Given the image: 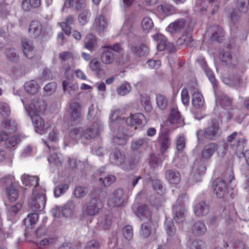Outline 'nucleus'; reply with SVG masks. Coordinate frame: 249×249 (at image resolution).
Wrapping results in <instances>:
<instances>
[{"mask_svg":"<svg viewBox=\"0 0 249 249\" xmlns=\"http://www.w3.org/2000/svg\"><path fill=\"white\" fill-rule=\"evenodd\" d=\"M47 107V104L45 101L38 99H34L28 108L25 107L32 119L36 131L41 135L47 131L49 127L48 124H45L44 121L38 113L44 112Z\"/></svg>","mask_w":249,"mask_h":249,"instance_id":"nucleus-1","label":"nucleus"},{"mask_svg":"<svg viewBox=\"0 0 249 249\" xmlns=\"http://www.w3.org/2000/svg\"><path fill=\"white\" fill-rule=\"evenodd\" d=\"M45 192L42 188L33 189L32 196L28 202V206L32 211H41L44 209L46 200Z\"/></svg>","mask_w":249,"mask_h":249,"instance_id":"nucleus-2","label":"nucleus"},{"mask_svg":"<svg viewBox=\"0 0 249 249\" xmlns=\"http://www.w3.org/2000/svg\"><path fill=\"white\" fill-rule=\"evenodd\" d=\"M219 123L216 120L212 121L210 125L205 130L199 129L196 132L198 142L202 141L204 138L210 140H215L220 135Z\"/></svg>","mask_w":249,"mask_h":249,"instance_id":"nucleus-3","label":"nucleus"},{"mask_svg":"<svg viewBox=\"0 0 249 249\" xmlns=\"http://www.w3.org/2000/svg\"><path fill=\"white\" fill-rule=\"evenodd\" d=\"M125 197L126 195L123 189L119 188L115 189L108 198V206L110 208L122 207Z\"/></svg>","mask_w":249,"mask_h":249,"instance_id":"nucleus-4","label":"nucleus"},{"mask_svg":"<svg viewBox=\"0 0 249 249\" xmlns=\"http://www.w3.org/2000/svg\"><path fill=\"white\" fill-rule=\"evenodd\" d=\"M216 97V103L219 104L224 109L228 110V111L225 112V115L228 120H230L234 115L232 107V99L223 93L217 94Z\"/></svg>","mask_w":249,"mask_h":249,"instance_id":"nucleus-5","label":"nucleus"},{"mask_svg":"<svg viewBox=\"0 0 249 249\" xmlns=\"http://www.w3.org/2000/svg\"><path fill=\"white\" fill-rule=\"evenodd\" d=\"M192 28L188 27V23L184 18L178 19L169 24L167 31L171 34L178 33L185 31L189 32Z\"/></svg>","mask_w":249,"mask_h":249,"instance_id":"nucleus-6","label":"nucleus"},{"mask_svg":"<svg viewBox=\"0 0 249 249\" xmlns=\"http://www.w3.org/2000/svg\"><path fill=\"white\" fill-rule=\"evenodd\" d=\"M102 207L103 203L101 200L98 198L93 197L88 203L84 211V214L95 215L99 213Z\"/></svg>","mask_w":249,"mask_h":249,"instance_id":"nucleus-7","label":"nucleus"},{"mask_svg":"<svg viewBox=\"0 0 249 249\" xmlns=\"http://www.w3.org/2000/svg\"><path fill=\"white\" fill-rule=\"evenodd\" d=\"M125 122L128 126H134V130H135L137 128V126L142 127L146 123V121L145 116L142 113H139L127 118Z\"/></svg>","mask_w":249,"mask_h":249,"instance_id":"nucleus-8","label":"nucleus"},{"mask_svg":"<svg viewBox=\"0 0 249 249\" xmlns=\"http://www.w3.org/2000/svg\"><path fill=\"white\" fill-rule=\"evenodd\" d=\"M74 208V202L72 200L69 201L63 207L56 208L53 212V216L55 217H59L60 213H61L63 216L70 217L71 216Z\"/></svg>","mask_w":249,"mask_h":249,"instance_id":"nucleus-9","label":"nucleus"},{"mask_svg":"<svg viewBox=\"0 0 249 249\" xmlns=\"http://www.w3.org/2000/svg\"><path fill=\"white\" fill-rule=\"evenodd\" d=\"M165 225L167 234V240L175 243H179L180 237L179 233L177 232L173 223L170 221H166Z\"/></svg>","mask_w":249,"mask_h":249,"instance_id":"nucleus-10","label":"nucleus"},{"mask_svg":"<svg viewBox=\"0 0 249 249\" xmlns=\"http://www.w3.org/2000/svg\"><path fill=\"white\" fill-rule=\"evenodd\" d=\"M44 142L50 150V156L48 158L49 162L57 166L61 165L63 160L61 154L57 151L56 148L53 149V148L52 147V145L50 143H48L47 141H44Z\"/></svg>","mask_w":249,"mask_h":249,"instance_id":"nucleus-11","label":"nucleus"},{"mask_svg":"<svg viewBox=\"0 0 249 249\" xmlns=\"http://www.w3.org/2000/svg\"><path fill=\"white\" fill-rule=\"evenodd\" d=\"M167 122L171 124L177 125L178 127L183 125L184 124L178 108L176 107L171 108Z\"/></svg>","mask_w":249,"mask_h":249,"instance_id":"nucleus-12","label":"nucleus"},{"mask_svg":"<svg viewBox=\"0 0 249 249\" xmlns=\"http://www.w3.org/2000/svg\"><path fill=\"white\" fill-rule=\"evenodd\" d=\"M100 123L96 122L90 127H88L83 132V139L90 140L96 138L100 133Z\"/></svg>","mask_w":249,"mask_h":249,"instance_id":"nucleus-13","label":"nucleus"},{"mask_svg":"<svg viewBox=\"0 0 249 249\" xmlns=\"http://www.w3.org/2000/svg\"><path fill=\"white\" fill-rule=\"evenodd\" d=\"M213 192L217 197L221 198L224 196L226 189V183L225 180L218 178L213 183Z\"/></svg>","mask_w":249,"mask_h":249,"instance_id":"nucleus-14","label":"nucleus"},{"mask_svg":"<svg viewBox=\"0 0 249 249\" xmlns=\"http://www.w3.org/2000/svg\"><path fill=\"white\" fill-rule=\"evenodd\" d=\"M71 119L73 121L79 122L83 117L81 107L79 103L71 102L70 106Z\"/></svg>","mask_w":249,"mask_h":249,"instance_id":"nucleus-15","label":"nucleus"},{"mask_svg":"<svg viewBox=\"0 0 249 249\" xmlns=\"http://www.w3.org/2000/svg\"><path fill=\"white\" fill-rule=\"evenodd\" d=\"M100 55L101 62L105 65L112 64L114 61V53L108 49V47L102 46Z\"/></svg>","mask_w":249,"mask_h":249,"instance_id":"nucleus-16","label":"nucleus"},{"mask_svg":"<svg viewBox=\"0 0 249 249\" xmlns=\"http://www.w3.org/2000/svg\"><path fill=\"white\" fill-rule=\"evenodd\" d=\"M21 43L24 56L29 59L32 58L35 55L32 41L27 38H22Z\"/></svg>","mask_w":249,"mask_h":249,"instance_id":"nucleus-17","label":"nucleus"},{"mask_svg":"<svg viewBox=\"0 0 249 249\" xmlns=\"http://www.w3.org/2000/svg\"><path fill=\"white\" fill-rule=\"evenodd\" d=\"M132 131V130H124L122 133L118 132L113 138L114 142L119 145L125 144L128 138L133 135Z\"/></svg>","mask_w":249,"mask_h":249,"instance_id":"nucleus-18","label":"nucleus"},{"mask_svg":"<svg viewBox=\"0 0 249 249\" xmlns=\"http://www.w3.org/2000/svg\"><path fill=\"white\" fill-rule=\"evenodd\" d=\"M218 149V146L214 142H211L206 145L201 153L202 157L206 160L210 159Z\"/></svg>","mask_w":249,"mask_h":249,"instance_id":"nucleus-19","label":"nucleus"},{"mask_svg":"<svg viewBox=\"0 0 249 249\" xmlns=\"http://www.w3.org/2000/svg\"><path fill=\"white\" fill-rule=\"evenodd\" d=\"M211 32V39L213 40L221 42L224 37V31L223 29L218 25L212 26L210 27Z\"/></svg>","mask_w":249,"mask_h":249,"instance_id":"nucleus-20","label":"nucleus"},{"mask_svg":"<svg viewBox=\"0 0 249 249\" xmlns=\"http://www.w3.org/2000/svg\"><path fill=\"white\" fill-rule=\"evenodd\" d=\"M107 26V21L103 15L97 16L94 21L93 27L94 29L99 33L103 32Z\"/></svg>","mask_w":249,"mask_h":249,"instance_id":"nucleus-21","label":"nucleus"},{"mask_svg":"<svg viewBox=\"0 0 249 249\" xmlns=\"http://www.w3.org/2000/svg\"><path fill=\"white\" fill-rule=\"evenodd\" d=\"M22 183L26 186H35L33 189L36 188H40L39 186V178L37 176H32L26 174H24L21 177Z\"/></svg>","mask_w":249,"mask_h":249,"instance_id":"nucleus-22","label":"nucleus"},{"mask_svg":"<svg viewBox=\"0 0 249 249\" xmlns=\"http://www.w3.org/2000/svg\"><path fill=\"white\" fill-rule=\"evenodd\" d=\"M42 31V24L37 20L32 21L29 26V32L33 37H38Z\"/></svg>","mask_w":249,"mask_h":249,"instance_id":"nucleus-23","label":"nucleus"},{"mask_svg":"<svg viewBox=\"0 0 249 249\" xmlns=\"http://www.w3.org/2000/svg\"><path fill=\"white\" fill-rule=\"evenodd\" d=\"M165 177L170 183L173 184L178 183L181 180L180 173L175 169L167 170L165 173Z\"/></svg>","mask_w":249,"mask_h":249,"instance_id":"nucleus-24","label":"nucleus"},{"mask_svg":"<svg viewBox=\"0 0 249 249\" xmlns=\"http://www.w3.org/2000/svg\"><path fill=\"white\" fill-rule=\"evenodd\" d=\"M132 210L135 214L139 217L143 215H145L147 219L149 217H151L145 205L136 203L133 204Z\"/></svg>","mask_w":249,"mask_h":249,"instance_id":"nucleus-25","label":"nucleus"},{"mask_svg":"<svg viewBox=\"0 0 249 249\" xmlns=\"http://www.w3.org/2000/svg\"><path fill=\"white\" fill-rule=\"evenodd\" d=\"M193 233L196 236H201L207 231L206 227L202 221H198L194 223L191 229Z\"/></svg>","mask_w":249,"mask_h":249,"instance_id":"nucleus-26","label":"nucleus"},{"mask_svg":"<svg viewBox=\"0 0 249 249\" xmlns=\"http://www.w3.org/2000/svg\"><path fill=\"white\" fill-rule=\"evenodd\" d=\"M243 76V72L242 71H234L231 77V84L237 87L244 86L245 82Z\"/></svg>","mask_w":249,"mask_h":249,"instance_id":"nucleus-27","label":"nucleus"},{"mask_svg":"<svg viewBox=\"0 0 249 249\" xmlns=\"http://www.w3.org/2000/svg\"><path fill=\"white\" fill-rule=\"evenodd\" d=\"M85 6V0H66L63 8L72 7L77 10H80Z\"/></svg>","mask_w":249,"mask_h":249,"instance_id":"nucleus-28","label":"nucleus"},{"mask_svg":"<svg viewBox=\"0 0 249 249\" xmlns=\"http://www.w3.org/2000/svg\"><path fill=\"white\" fill-rule=\"evenodd\" d=\"M209 212V206L205 202L197 203L194 208L195 213L198 216L205 215Z\"/></svg>","mask_w":249,"mask_h":249,"instance_id":"nucleus-29","label":"nucleus"},{"mask_svg":"<svg viewBox=\"0 0 249 249\" xmlns=\"http://www.w3.org/2000/svg\"><path fill=\"white\" fill-rule=\"evenodd\" d=\"M132 53L138 56H146L148 54L149 49L145 45L141 44L139 46H131Z\"/></svg>","mask_w":249,"mask_h":249,"instance_id":"nucleus-30","label":"nucleus"},{"mask_svg":"<svg viewBox=\"0 0 249 249\" xmlns=\"http://www.w3.org/2000/svg\"><path fill=\"white\" fill-rule=\"evenodd\" d=\"M236 142L235 153L240 158L245 155L244 148L246 145V140L241 134V136L238 138Z\"/></svg>","mask_w":249,"mask_h":249,"instance_id":"nucleus-31","label":"nucleus"},{"mask_svg":"<svg viewBox=\"0 0 249 249\" xmlns=\"http://www.w3.org/2000/svg\"><path fill=\"white\" fill-rule=\"evenodd\" d=\"M153 38L157 42V49L159 51H162L166 48L167 43L165 36L161 34H156L153 36Z\"/></svg>","mask_w":249,"mask_h":249,"instance_id":"nucleus-32","label":"nucleus"},{"mask_svg":"<svg viewBox=\"0 0 249 249\" xmlns=\"http://www.w3.org/2000/svg\"><path fill=\"white\" fill-rule=\"evenodd\" d=\"M151 232V217L147 218L146 222H143L141 226L140 234L143 238L148 237Z\"/></svg>","mask_w":249,"mask_h":249,"instance_id":"nucleus-33","label":"nucleus"},{"mask_svg":"<svg viewBox=\"0 0 249 249\" xmlns=\"http://www.w3.org/2000/svg\"><path fill=\"white\" fill-rule=\"evenodd\" d=\"M204 100L202 94L198 91H195L192 96V104L196 108L203 107Z\"/></svg>","mask_w":249,"mask_h":249,"instance_id":"nucleus-34","label":"nucleus"},{"mask_svg":"<svg viewBox=\"0 0 249 249\" xmlns=\"http://www.w3.org/2000/svg\"><path fill=\"white\" fill-rule=\"evenodd\" d=\"M85 47L90 51H92L97 42L95 37L91 34L88 35L84 40Z\"/></svg>","mask_w":249,"mask_h":249,"instance_id":"nucleus-35","label":"nucleus"},{"mask_svg":"<svg viewBox=\"0 0 249 249\" xmlns=\"http://www.w3.org/2000/svg\"><path fill=\"white\" fill-rule=\"evenodd\" d=\"M231 8L226 7L225 8V12L228 18H230L231 21L232 23L236 22L241 17V14L240 13L237 9H233L232 12H230Z\"/></svg>","mask_w":249,"mask_h":249,"instance_id":"nucleus-36","label":"nucleus"},{"mask_svg":"<svg viewBox=\"0 0 249 249\" xmlns=\"http://www.w3.org/2000/svg\"><path fill=\"white\" fill-rule=\"evenodd\" d=\"M157 10L160 13H163L166 15H170L175 13V8L172 5L164 3L158 6Z\"/></svg>","mask_w":249,"mask_h":249,"instance_id":"nucleus-37","label":"nucleus"},{"mask_svg":"<svg viewBox=\"0 0 249 249\" xmlns=\"http://www.w3.org/2000/svg\"><path fill=\"white\" fill-rule=\"evenodd\" d=\"M159 142H160V150L162 153L167 150L170 145V138L165 134H161L159 137Z\"/></svg>","mask_w":249,"mask_h":249,"instance_id":"nucleus-38","label":"nucleus"},{"mask_svg":"<svg viewBox=\"0 0 249 249\" xmlns=\"http://www.w3.org/2000/svg\"><path fill=\"white\" fill-rule=\"evenodd\" d=\"M173 209L176 212L175 215L174 217L175 221L177 223L182 222L185 220V210L184 208H177V206H174Z\"/></svg>","mask_w":249,"mask_h":249,"instance_id":"nucleus-39","label":"nucleus"},{"mask_svg":"<svg viewBox=\"0 0 249 249\" xmlns=\"http://www.w3.org/2000/svg\"><path fill=\"white\" fill-rule=\"evenodd\" d=\"M62 87L64 92L71 95H75V91L78 89L77 85L70 83L66 81H63Z\"/></svg>","mask_w":249,"mask_h":249,"instance_id":"nucleus-40","label":"nucleus"},{"mask_svg":"<svg viewBox=\"0 0 249 249\" xmlns=\"http://www.w3.org/2000/svg\"><path fill=\"white\" fill-rule=\"evenodd\" d=\"M24 88L29 93L34 94L37 92L39 86L35 81L31 80L25 83Z\"/></svg>","mask_w":249,"mask_h":249,"instance_id":"nucleus-41","label":"nucleus"},{"mask_svg":"<svg viewBox=\"0 0 249 249\" xmlns=\"http://www.w3.org/2000/svg\"><path fill=\"white\" fill-rule=\"evenodd\" d=\"M173 162L177 167L183 168L187 163V159L181 152H179L174 158Z\"/></svg>","mask_w":249,"mask_h":249,"instance_id":"nucleus-42","label":"nucleus"},{"mask_svg":"<svg viewBox=\"0 0 249 249\" xmlns=\"http://www.w3.org/2000/svg\"><path fill=\"white\" fill-rule=\"evenodd\" d=\"M141 26L144 32L148 33L153 29L154 23L150 18L145 17L142 20Z\"/></svg>","mask_w":249,"mask_h":249,"instance_id":"nucleus-43","label":"nucleus"},{"mask_svg":"<svg viewBox=\"0 0 249 249\" xmlns=\"http://www.w3.org/2000/svg\"><path fill=\"white\" fill-rule=\"evenodd\" d=\"M3 124L6 133H13L17 130V124L13 120H5L3 122Z\"/></svg>","mask_w":249,"mask_h":249,"instance_id":"nucleus-44","label":"nucleus"},{"mask_svg":"<svg viewBox=\"0 0 249 249\" xmlns=\"http://www.w3.org/2000/svg\"><path fill=\"white\" fill-rule=\"evenodd\" d=\"M6 189L9 200L11 202L16 201L18 195V191L16 187L11 185L9 186H6Z\"/></svg>","mask_w":249,"mask_h":249,"instance_id":"nucleus-45","label":"nucleus"},{"mask_svg":"<svg viewBox=\"0 0 249 249\" xmlns=\"http://www.w3.org/2000/svg\"><path fill=\"white\" fill-rule=\"evenodd\" d=\"M83 132L79 128H73L70 131L69 136L76 141L81 140L82 142L83 139Z\"/></svg>","mask_w":249,"mask_h":249,"instance_id":"nucleus-46","label":"nucleus"},{"mask_svg":"<svg viewBox=\"0 0 249 249\" xmlns=\"http://www.w3.org/2000/svg\"><path fill=\"white\" fill-rule=\"evenodd\" d=\"M110 159L113 163L119 165L124 161V157L119 151H116L111 155Z\"/></svg>","mask_w":249,"mask_h":249,"instance_id":"nucleus-47","label":"nucleus"},{"mask_svg":"<svg viewBox=\"0 0 249 249\" xmlns=\"http://www.w3.org/2000/svg\"><path fill=\"white\" fill-rule=\"evenodd\" d=\"M111 216L110 214H106L104 216H101L98 219V223L99 225L105 229H107L111 225Z\"/></svg>","mask_w":249,"mask_h":249,"instance_id":"nucleus-48","label":"nucleus"},{"mask_svg":"<svg viewBox=\"0 0 249 249\" xmlns=\"http://www.w3.org/2000/svg\"><path fill=\"white\" fill-rule=\"evenodd\" d=\"M249 0H237L236 8L240 13H246L249 9Z\"/></svg>","mask_w":249,"mask_h":249,"instance_id":"nucleus-49","label":"nucleus"},{"mask_svg":"<svg viewBox=\"0 0 249 249\" xmlns=\"http://www.w3.org/2000/svg\"><path fill=\"white\" fill-rule=\"evenodd\" d=\"M141 103L145 111L150 112L152 108V105L149 96L145 94L141 95Z\"/></svg>","mask_w":249,"mask_h":249,"instance_id":"nucleus-50","label":"nucleus"},{"mask_svg":"<svg viewBox=\"0 0 249 249\" xmlns=\"http://www.w3.org/2000/svg\"><path fill=\"white\" fill-rule=\"evenodd\" d=\"M131 90L129 83L126 82L121 85L116 89L117 93L120 96H124L128 94Z\"/></svg>","mask_w":249,"mask_h":249,"instance_id":"nucleus-51","label":"nucleus"},{"mask_svg":"<svg viewBox=\"0 0 249 249\" xmlns=\"http://www.w3.org/2000/svg\"><path fill=\"white\" fill-rule=\"evenodd\" d=\"M20 141L19 135H14L11 137L7 138L5 140V144L8 149L14 148L18 142Z\"/></svg>","mask_w":249,"mask_h":249,"instance_id":"nucleus-52","label":"nucleus"},{"mask_svg":"<svg viewBox=\"0 0 249 249\" xmlns=\"http://www.w3.org/2000/svg\"><path fill=\"white\" fill-rule=\"evenodd\" d=\"M6 54L9 60L12 62L17 63L19 59L18 54L13 48H10L6 50Z\"/></svg>","mask_w":249,"mask_h":249,"instance_id":"nucleus-53","label":"nucleus"},{"mask_svg":"<svg viewBox=\"0 0 249 249\" xmlns=\"http://www.w3.org/2000/svg\"><path fill=\"white\" fill-rule=\"evenodd\" d=\"M221 60L228 65H234L236 62V58L232 56L229 52L224 53L221 58Z\"/></svg>","mask_w":249,"mask_h":249,"instance_id":"nucleus-54","label":"nucleus"},{"mask_svg":"<svg viewBox=\"0 0 249 249\" xmlns=\"http://www.w3.org/2000/svg\"><path fill=\"white\" fill-rule=\"evenodd\" d=\"M156 103L158 107L161 109H165L167 107V100L163 95L159 94L157 95Z\"/></svg>","mask_w":249,"mask_h":249,"instance_id":"nucleus-55","label":"nucleus"},{"mask_svg":"<svg viewBox=\"0 0 249 249\" xmlns=\"http://www.w3.org/2000/svg\"><path fill=\"white\" fill-rule=\"evenodd\" d=\"M38 220V214L36 213H31L28 215L24 219L25 225H33L37 222Z\"/></svg>","mask_w":249,"mask_h":249,"instance_id":"nucleus-56","label":"nucleus"},{"mask_svg":"<svg viewBox=\"0 0 249 249\" xmlns=\"http://www.w3.org/2000/svg\"><path fill=\"white\" fill-rule=\"evenodd\" d=\"M147 138H138L134 140L131 142V148L133 150H137L143 144L147 143Z\"/></svg>","mask_w":249,"mask_h":249,"instance_id":"nucleus-57","label":"nucleus"},{"mask_svg":"<svg viewBox=\"0 0 249 249\" xmlns=\"http://www.w3.org/2000/svg\"><path fill=\"white\" fill-rule=\"evenodd\" d=\"M102 182V184L105 186H109L116 180V178L113 175H108L104 178L101 177L99 179Z\"/></svg>","mask_w":249,"mask_h":249,"instance_id":"nucleus-58","label":"nucleus"},{"mask_svg":"<svg viewBox=\"0 0 249 249\" xmlns=\"http://www.w3.org/2000/svg\"><path fill=\"white\" fill-rule=\"evenodd\" d=\"M10 107L8 104L5 102H0V114L3 117H7L10 115Z\"/></svg>","mask_w":249,"mask_h":249,"instance_id":"nucleus-59","label":"nucleus"},{"mask_svg":"<svg viewBox=\"0 0 249 249\" xmlns=\"http://www.w3.org/2000/svg\"><path fill=\"white\" fill-rule=\"evenodd\" d=\"M69 188L68 184H60L54 189V195L56 197H59L63 194Z\"/></svg>","mask_w":249,"mask_h":249,"instance_id":"nucleus-60","label":"nucleus"},{"mask_svg":"<svg viewBox=\"0 0 249 249\" xmlns=\"http://www.w3.org/2000/svg\"><path fill=\"white\" fill-rule=\"evenodd\" d=\"M90 15V11L88 10L83 11L79 14L78 20L81 25H84L87 22Z\"/></svg>","mask_w":249,"mask_h":249,"instance_id":"nucleus-61","label":"nucleus"},{"mask_svg":"<svg viewBox=\"0 0 249 249\" xmlns=\"http://www.w3.org/2000/svg\"><path fill=\"white\" fill-rule=\"evenodd\" d=\"M123 233L124 237L128 240H131L133 235L132 226L127 225L123 229Z\"/></svg>","mask_w":249,"mask_h":249,"instance_id":"nucleus-62","label":"nucleus"},{"mask_svg":"<svg viewBox=\"0 0 249 249\" xmlns=\"http://www.w3.org/2000/svg\"><path fill=\"white\" fill-rule=\"evenodd\" d=\"M90 69L97 73H99L101 70V63L96 58L93 59L90 62Z\"/></svg>","mask_w":249,"mask_h":249,"instance_id":"nucleus-63","label":"nucleus"},{"mask_svg":"<svg viewBox=\"0 0 249 249\" xmlns=\"http://www.w3.org/2000/svg\"><path fill=\"white\" fill-rule=\"evenodd\" d=\"M205 244L202 240H195L189 246L190 249H202L204 248Z\"/></svg>","mask_w":249,"mask_h":249,"instance_id":"nucleus-64","label":"nucleus"}]
</instances>
